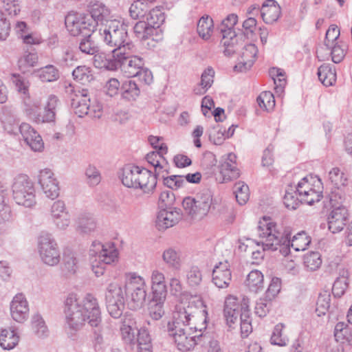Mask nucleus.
<instances>
[{
  "mask_svg": "<svg viewBox=\"0 0 352 352\" xmlns=\"http://www.w3.org/2000/svg\"><path fill=\"white\" fill-rule=\"evenodd\" d=\"M257 234L259 240L256 244L262 246L263 251L279 250L280 253L285 256L290 253V248L295 251H302L311 243L309 236L305 232L298 233L291 239L289 228H283L266 217L259 221Z\"/></svg>",
  "mask_w": 352,
  "mask_h": 352,
  "instance_id": "obj_1",
  "label": "nucleus"
},
{
  "mask_svg": "<svg viewBox=\"0 0 352 352\" xmlns=\"http://www.w3.org/2000/svg\"><path fill=\"white\" fill-rule=\"evenodd\" d=\"M65 329L68 336L74 340L76 333L87 322L92 327H99L101 311L96 298L87 294L82 298L70 294L65 300Z\"/></svg>",
  "mask_w": 352,
  "mask_h": 352,
  "instance_id": "obj_2",
  "label": "nucleus"
},
{
  "mask_svg": "<svg viewBox=\"0 0 352 352\" xmlns=\"http://www.w3.org/2000/svg\"><path fill=\"white\" fill-rule=\"evenodd\" d=\"M100 37L104 43L113 48L112 52L116 54L126 50H133L134 45L130 41L127 26L122 22L114 19L106 23L99 30Z\"/></svg>",
  "mask_w": 352,
  "mask_h": 352,
  "instance_id": "obj_3",
  "label": "nucleus"
},
{
  "mask_svg": "<svg viewBox=\"0 0 352 352\" xmlns=\"http://www.w3.org/2000/svg\"><path fill=\"white\" fill-rule=\"evenodd\" d=\"M120 178L125 186L140 189L145 194L153 193L157 185L155 177L150 170L136 166H125Z\"/></svg>",
  "mask_w": 352,
  "mask_h": 352,
  "instance_id": "obj_4",
  "label": "nucleus"
},
{
  "mask_svg": "<svg viewBox=\"0 0 352 352\" xmlns=\"http://www.w3.org/2000/svg\"><path fill=\"white\" fill-rule=\"evenodd\" d=\"M213 195L210 190L204 189L195 197H186L182 206L185 214L191 219H201L211 208H214Z\"/></svg>",
  "mask_w": 352,
  "mask_h": 352,
  "instance_id": "obj_5",
  "label": "nucleus"
},
{
  "mask_svg": "<svg viewBox=\"0 0 352 352\" xmlns=\"http://www.w3.org/2000/svg\"><path fill=\"white\" fill-rule=\"evenodd\" d=\"M89 254L91 256V268L96 276H102L107 265L115 263L118 256V252L114 245L100 241H93Z\"/></svg>",
  "mask_w": 352,
  "mask_h": 352,
  "instance_id": "obj_6",
  "label": "nucleus"
},
{
  "mask_svg": "<svg viewBox=\"0 0 352 352\" xmlns=\"http://www.w3.org/2000/svg\"><path fill=\"white\" fill-rule=\"evenodd\" d=\"M11 189L12 198L16 204L25 208H32L36 205V188L28 175L19 174L15 176Z\"/></svg>",
  "mask_w": 352,
  "mask_h": 352,
  "instance_id": "obj_7",
  "label": "nucleus"
},
{
  "mask_svg": "<svg viewBox=\"0 0 352 352\" xmlns=\"http://www.w3.org/2000/svg\"><path fill=\"white\" fill-rule=\"evenodd\" d=\"M37 251L41 261L50 267L57 265L60 261V250L52 234L43 232L38 237Z\"/></svg>",
  "mask_w": 352,
  "mask_h": 352,
  "instance_id": "obj_8",
  "label": "nucleus"
},
{
  "mask_svg": "<svg viewBox=\"0 0 352 352\" xmlns=\"http://www.w3.org/2000/svg\"><path fill=\"white\" fill-rule=\"evenodd\" d=\"M237 21V15L230 14L222 21L220 25L219 28L222 34L221 43L225 47L223 52L226 56H232L236 52L239 46L242 45L241 37H239L233 30Z\"/></svg>",
  "mask_w": 352,
  "mask_h": 352,
  "instance_id": "obj_9",
  "label": "nucleus"
},
{
  "mask_svg": "<svg viewBox=\"0 0 352 352\" xmlns=\"http://www.w3.org/2000/svg\"><path fill=\"white\" fill-rule=\"evenodd\" d=\"M237 21V15L230 14L222 21L220 25L219 28L222 34L221 43L225 47L223 52L226 56H232L236 52L239 46L242 45L241 37H239L233 30Z\"/></svg>",
  "mask_w": 352,
  "mask_h": 352,
  "instance_id": "obj_10",
  "label": "nucleus"
},
{
  "mask_svg": "<svg viewBox=\"0 0 352 352\" xmlns=\"http://www.w3.org/2000/svg\"><path fill=\"white\" fill-rule=\"evenodd\" d=\"M125 287L131 292V300L129 302L130 309L141 308L146 300V285L145 280L136 273L126 274Z\"/></svg>",
  "mask_w": 352,
  "mask_h": 352,
  "instance_id": "obj_11",
  "label": "nucleus"
},
{
  "mask_svg": "<svg viewBox=\"0 0 352 352\" xmlns=\"http://www.w3.org/2000/svg\"><path fill=\"white\" fill-rule=\"evenodd\" d=\"M126 288L113 282L108 285L105 294L107 309L114 318H120L123 312Z\"/></svg>",
  "mask_w": 352,
  "mask_h": 352,
  "instance_id": "obj_12",
  "label": "nucleus"
},
{
  "mask_svg": "<svg viewBox=\"0 0 352 352\" xmlns=\"http://www.w3.org/2000/svg\"><path fill=\"white\" fill-rule=\"evenodd\" d=\"M135 53V47L133 50H126L122 52H116L117 57V69H120L123 74L127 78H133L138 74L140 69L144 66L143 59L138 56L133 55Z\"/></svg>",
  "mask_w": 352,
  "mask_h": 352,
  "instance_id": "obj_13",
  "label": "nucleus"
},
{
  "mask_svg": "<svg viewBox=\"0 0 352 352\" xmlns=\"http://www.w3.org/2000/svg\"><path fill=\"white\" fill-rule=\"evenodd\" d=\"M67 30L74 36L92 35L95 25L88 15L68 14L65 20Z\"/></svg>",
  "mask_w": 352,
  "mask_h": 352,
  "instance_id": "obj_14",
  "label": "nucleus"
},
{
  "mask_svg": "<svg viewBox=\"0 0 352 352\" xmlns=\"http://www.w3.org/2000/svg\"><path fill=\"white\" fill-rule=\"evenodd\" d=\"M328 179L332 184L329 194V201L338 203V201L346 200L348 185L346 175L339 168L334 167L329 170Z\"/></svg>",
  "mask_w": 352,
  "mask_h": 352,
  "instance_id": "obj_15",
  "label": "nucleus"
},
{
  "mask_svg": "<svg viewBox=\"0 0 352 352\" xmlns=\"http://www.w3.org/2000/svg\"><path fill=\"white\" fill-rule=\"evenodd\" d=\"M346 200L338 201V203L329 201L332 210L328 217V228L333 234L342 231L346 224L348 210L344 203Z\"/></svg>",
  "mask_w": 352,
  "mask_h": 352,
  "instance_id": "obj_16",
  "label": "nucleus"
},
{
  "mask_svg": "<svg viewBox=\"0 0 352 352\" xmlns=\"http://www.w3.org/2000/svg\"><path fill=\"white\" fill-rule=\"evenodd\" d=\"M169 336H171L178 349L182 352L192 350L197 344V339L202 334L191 336L188 327L168 329Z\"/></svg>",
  "mask_w": 352,
  "mask_h": 352,
  "instance_id": "obj_17",
  "label": "nucleus"
},
{
  "mask_svg": "<svg viewBox=\"0 0 352 352\" xmlns=\"http://www.w3.org/2000/svg\"><path fill=\"white\" fill-rule=\"evenodd\" d=\"M6 191V186L0 182V245L6 241L12 230L10 208L4 201Z\"/></svg>",
  "mask_w": 352,
  "mask_h": 352,
  "instance_id": "obj_18",
  "label": "nucleus"
},
{
  "mask_svg": "<svg viewBox=\"0 0 352 352\" xmlns=\"http://www.w3.org/2000/svg\"><path fill=\"white\" fill-rule=\"evenodd\" d=\"M12 318L18 323L25 322L29 318L30 307L26 297L22 293L16 294L10 304Z\"/></svg>",
  "mask_w": 352,
  "mask_h": 352,
  "instance_id": "obj_19",
  "label": "nucleus"
},
{
  "mask_svg": "<svg viewBox=\"0 0 352 352\" xmlns=\"http://www.w3.org/2000/svg\"><path fill=\"white\" fill-rule=\"evenodd\" d=\"M193 316L191 306L183 303L177 305L173 312V321L168 323V329L190 327Z\"/></svg>",
  "mask_w": 352,
  "mask_h": 352,
  "instance_id": "obj_20",
  "label": "nucleus"
},
{
  "mask_svg": "<svg viewBox=\"0 0 352 352\" xmlns=\"http://www.w3.org/2000/svg\"><path fill=\"white\" fill-rule=\"evenodd\" d=\"M38 184L47 197L54 199L58 197L60 190L58 182L50 169L45 168L40 170Z\"/></svg>",
  "mask_w": 352,
  "mask_h": 352,
  "instance_id": "obj_21",
  "label": "nucleus"
},
{
  "mask_svg": "<svg viewBox=\"0 0 352 352\" xmlns=\"http://www.w3.org/2000/svg\"><path fill=\"white\" fill-rule=\"evenodd\" d=\"M90 19L96 25L104 26L106 23L113 21L111 10L103 3L98 1H91L88 6Z\"/></svg>",
  "mask_w": 352,
  "mask_h": 352,
  "instance_id": "obj_22",
  "label": "nucleus"
},
{
  "mask_svg": "<svg viewBox=\"0 0 352 352\" xmlns=\"http://www.w3.org/2000/svg\"><path fill=\"white\" fill-rule=\"evenodd\" d=\"M182 218L180 209H161L157 213L155 223L158 230H164L176 225Z\"/></svg>",
  "mask_w": 352,
  "mask_h": 352,
  "instance_id": "obj_23",
  "label": "nucleus"
},
{
  "mask_svg": "<svg viewBox=\"0 0 352 352\" xmlns=\"http://www.w3.org/2000/svg\"><path fill=\"white\" fill-rule=\"evenodd\" d=\"M232 281L230 265L227 261L216 264L212 271V282L219 289L227 288Z\"/></svg>",
  "mask_w": 352,
  "mask_h": 352,
  "instance_id": "obj_24",
  "label": "nucleus"
},
{
  "mask_svg": "<svg viewBox=\"0 0 352 352\" xmlns=\"http://www.w3.org/2000/svg\"><path fill=\"white\" fill-rule=\"evenodd\" d=\"M241 299L230 295L225 300L223 315L227 324L230 328H234V325L238 322L239 316L241 317Z\"/></svg>",
  "mask_w": 352,
  "mask_h": 352,
  "instance_id": "obj_25",
  "label": "nucleus"
},
{
  "mask_svg": "<svg viewBox=\"0 0 352 352\" xmlns=\"http://www.w3.org/2000/svg\"><path fill=\"white\" fill-rule=\"evenodd\" d=\"M19 132L24 142L32 151L35 152L43 151L44 143L41 135L29 124L24 122L20 124Z\"/></svg>",
  "mask_w": 352,
  "mask_h": 352,
  "instance_id": "obj_26",
  "label": "nucleus"
},
{
  "mask_svg": "<svg viewBox=\"0 0 352 352\" xmlns=\"http://www.w3.org/2000/svg\"><path fill=\"white\" fill-rule=\"evenodd\" d=\"M0 121L3 129L10 134L15 135L19 131V119L17 118L15 109L12 106L2 107L0 113Z\"/></svg>",
  "mask_w": 352,
  "mask_h": 352,
  "instance_id": "obj_27",
  "label": "nucleus"
},
{
  "mask_svg": "<svg viewBox=\"0 0 352 352\" xmlns=\"http://www.w3.org/2000/svg\"><path fill=\"white\" fill-rule=\"evenodd\" d=\"M87 89L76 90L71 96V106L79 117L89 114L90 99Z\"/></svg>",
  "mask_w": 352,
  "mask_h": 352,
  "instance_id": "obj_28",
  "label": "nucleus"
},
{
  "mask_svg": "<svg viewBox=\"0 0 352 352\" xmlns=\"http://www.w3.org/2000/svg\"><path fill=\"white\" fill-rule=\"evenodd\" d=\"M236 155L230 153L222 160L219 166L222 182H226L239 177V170L236 167Z\"/></svg>",
  "mask_w": 352,
  "mask_h": 352,
  "instance_id": "obj_29",
  "label": "nucleus"
},
{
  "mask_svg": "<svg viewBox=\"0 0 352 352\" xmlns=\"http://www.w3.org/2000/svg\"><path fill=\"white\" fill-rule=\"evenodd\" d=\"M257 53L258 49L254 44L250 43L245 45L234 69L239 72H245L250 69L255 62Z\"/></svg>",
  "mask_w": 352,
  "mask_h": 352,
  "instance_id": "obj_30",
  "label": "nucleus"
},
{
  "mask_svg": "<svg viewBox=\"0 0 352 352\" xmlns=\"http://www.w3.org/2000/svg\"><path fill=\"white\" fill-rule=\"evenodd\" d=\"M25 111L26 114L30 117V119L34 120L37 123H43V122H52L55 121L56 114L53 111H52L50 108H46L45 105L44 111L42 115H37V111L38 109V102H36L34 104L32 107L30 106L25 102Z\"/></svg>",
  "mask_w": 352,
  "mask_h": 352,
  "instance_id": "obj_31",
  "label": "nucleus"
},
{
  "mask_svg": "<svg viewBox=\"0 0 352 352\" xmlns=\"http://www.w3.org/2000/svg\"><path fill=\"white\" fill-rule=\"evenodd\" d=\"M93 63L96 68L104 69L107 70H117V57L111 52V54H106L100 52V50L93 54Z\"/></svg>",
  "mask_w": 352,
  "mask_h": 352,
  "instance_id": "obj_32",
  "label": "nucleus"
},
{
  "mask_svg": "<svg viewBox=\"0 0 352 352\" xmlns=\"http://www.w3.org/2000/svg\"><path fill=\"white\" fill-rule=\"evenodd\" d=\"M261 14L265 23L272 24L279 18L280 8L276 1L267 0L262 6Z\"/></svg>",
  "mask_w": 352,
  "mask_h": 352,
  "instance_id": "obj_33",
  "label": "nucleus"
},
{
  "mask_svg": "<svg viewBox=\"0 0 352 352\" xmlns=\"http://www.w3.org/2000/svg\"><path fill=\"white\" fill-rule=\"evenodd\" d=\"M76 230L82 234H90L95 231L97 222L91 213H81L75 221Z\"/></svg>",
  "mask_w": 352,
  "mask_h": 352,
  "instance_id": "obj_34",
  "label": "nucleus"
},
{
  "mask_svg": "<svg viewBox=\"0 0 352 352\" xmlns=\"http://www.w3.org/2000/svg\"><path fill=\"white\" fill-rule=\"evenodd\" d=\"M250 301L248 298L243 297L241 303V333L243 338H246L252 331L249 309Z\"/></svg>",
  "mask_w": 352,
  "mask_h": 352,
  "instance_id": "obj_35",
  "label": "nucleus"
},
{
  "mask_svg": "<svg viewBox=\"0 0 352 352\" xmlns=\"http://www.w3.org/2000/svg\"><path fill=\"white\" fill-rule=\"evenodd\" d=\"M163 262L168 267L173 270L179 271L182 266L180 252L173 248L165 249L162 254Z\"/></svg>",
  "mask_w": 352,
  "mask_h": 352,
  "instance_id": "obj_36",
  "label": "nucleus"
},
{
  "mask_svg": "<svg viewBox=\"0 0 352 352\" xmlns=\"http://www.w3.org/2000/svg\"><path fill=\"white\" fill-rule=\"evenodd\" d=\"M214 70L212 67H207L201 74V81L193 89L195 94L204 95L211 87L214 82Z\"/></svg>",
  "mask_w": 352,
  "mask_h": 352,
  "instance_id": "obj_37",
  "label": "nucleus"
},
{
  "mask_svg": "<svg viewBox=\"0 0 352 352\" xmlns=\"http://www.w3.org/2000/svg\"><path fill=\"white\" fill-rule=\"evenodd\" d=\"M155 0H135L129 8L130 16L134 19H144Z\"/></svg>",
  "mask_w": 352,
  "mask_h": 352,
  "instance_id": "obj_38",
  "label": "nucleus"
},
{
  "mask_svg": "<svg viewBox=\"0 0 352 352\" xmlns=\"http://www.w3.org/2000/svg\"><path fill=\"white\" fill-rule=\"evenodd\" d=\"M19 341V336L14 330L3 329L0 333V346L3 349L11 350L14 349Z\"/></svg>",
  "mask_w": 352,
  "mask_h": 352,
  "instance_id": "obj_39",
  "label": "nucleus"
},
{
  "mask_svg": "<svg viewBox=\"0 0 352 352\" xmlns=\"http://www.w3.org/2000/svg\"><path fill=\"white\" fill-rule=\"evenodd\" d=\"M201 304L203 305V309L198 311L196 314H194L191 321L192 324L188 327L190 331L194 330L195 332L199 331L200 333L206 329L208 322L206 307L204 305L202 302H201Z\"/></svg>",
  "mask_w": 352,
  "mask_h": 352,
  "instance_id": "obj_40",
  "label": "nucleus"
},
{
  "mask_svg": "<svg viewBox=\"0 0 352 352\" xmlns=\"http://www.w3.org/2000/svg\"><path fill=\"white\" fill-rule=\"evenodd\" d=\"M317 74L320 81L326 87L333 85L336 81V69L329 65H322L318 69Z\"/></svg>",
  "mask_w": 352,
  "mask_h": 352,
  "instance_id": "obj_41",
  "label": "nucleus"
},
{
  "mask_svg": "<svg viewBox=\"0 0 352 352\" xmlns=\"http://www.w3.org/2000/svg\"><path fill=\"white\" fill-rule=\"evenodd\" d=\"M246 286L254 293L261 291L264 287V278L263 274L258 270L251 271L245 280Z\"/></svg>",
  "mask_w": 352,
  "mask_h": 352,
  "instance_id": "obj_42",
  "label": "nucleus"
},
{
  "mask_svg": "<svg viewBox=\"0 0 352 352\" xmlns=\"http://www.w3.org/2000/svg\"><path fill=\"white\" fill-rule=\"evenodd\" d=\"M136 328L135 322L133 320L129 318L123 321L120 331L122 338L126 343L131 345L136 344L135 332Z\"/></svg>",
  "mask_w": 352,
  "mask_h": 352,
  "instance_id": "obj_43",
  "label": "nucleus"
},
{
  "mask_svg": "<svg viewBox=\"0 0 352 352\" xmlns=\"http://www.w3.org/2000/svg\"><path fill=\"white\" fill-rule=\"evenodd\" d=\"M74 79L82 85L90 82L94 79V74L91 67L87 65H79L72 72Z\"/></svg>",
  "mask_w": 352,
  "mask_h": 352,
  "instance_id": "obj_44",
  "label": "nucleus"
},
{
  "mask_svg": "<svg viewBox=\"0 0 352 352\" xmlns=\"http://www.w3.org/2000/svg\"><path fill=\"white\" fill-rule=\"evenodd\" d=\"M203 273L201 269L196 266H191L186 272V283L192 289H197L203 281Z\"/></svg>",
  "mask_w": 352,
  "mask_h": 352,
  "instance_id": "obj_45",
  "label": "nucleus"
},
{
  "mask_svg": "<svg viewBox=\"0 0 352 352\" xmlns=\"http://www.w3.org/2000/svg\"><path fill=\"white\" fill-rule=\"evenodd\" d=\"M121 90L122 98L128 101L135 100L140 94L138 85L131 80L124 82Z\"/></svg>",
  "mask_w": 352,
  "mask_h": 352,
  "instance_id": "obj_46",
  "label": "nucleus"
},
{
  "mask_svg": "<svg viewBox=\"0 0 352 352\" xmlns=\"http://www.w3.org/2000/svg\"><path fill=\"white\" fill-rule=\"evenodd\" d=\"M214 25L212 19L208 16H202L197 23V32L204 40L210 38L213 32Z\"/></svg>",
  "mask_w": 352,
  "mask_h": 352,
  "instance_id": "obj_47",
  "label": "nucleus"
},
{
  "mask_svg": "<svg viewBox=\"0 0 352 352\" xmlns=\"http://www.w3.org/2000/svg\"><path fill=\"white\" fill-rule=\"evenodd\" d=\"M144 20L148 23V25L155 31L164 21V14L160 8H156L152 9L146 14Z\"/></svg>",
  "mask_w": 352,
  "mask_h": 352,
  "instance_id": "obj_48",
  "label": "nucleus"
},
{
  "mask_svg": "<svg viewBox=\"0 0 352 352\" xmlns=\"http://www.w3.org/2000/svg\"><path fill=\"white\" fill-rule=\"evenodd\" d=\"M285 327L283 323H278L274 327L270 338L272 344L285 346L288 344L289 338L283 332Z\"/></svg>",
  "mask_w": 352,
  "mask_h": 352,
  "instance_id": "obj_49",
  "label": "nucleus"
},
{
  "mask_svg": "<svg viewBox=\"0 0 352 352\" xmlns=\"http://www.w3.org/2000/svg\"><path fill=\"white\" fill-rule=\"evenodd\" d=\"M298 192L292 186H289L286 189L283 197V203L285 207L289 210H296L302 202L301 199L298 197Z\"/></svg>",
  "mask_w": 352,
  "mask_h": 352,
  "instance_id": "obj_50",
  "label": "nucleus"
},
{
  "mask_svg": "<svg viewBox=\"0 0 352 352\" xmlns=\"http://www.w3.org/2000/svg\"><path fill=\"white\" fill-rule=\"evenodd\" d=\"M334 336L337 340L345 339L349 342H352V323H337L334 329Z\"/></svg>",
  "mask_w": 352,
  "mask_h": 352,
  "instance_id": "obj_51",
  "label": "nucleus"
},
{
  "mask_svg": "<svg viewBox=\"0 0 352 352\" xmlns=\"http://www.w3.org/2000/svg\"><path fill=\"white\" fill-rule=\"evenodd\" d=\"M78 48L82 53L91 56L98 51V46L92 40L91 35L82 36L79 40Z\"/></svg>",
  "mask_w": 352,
  "mask_h": 352,
  "instance_id": "obj_52",
  "label": "nucleus"
},
{
  "mask_svg": "<svg viewBox=\"0 0 352 352\" xmlns=\"http://www.w3.org/2000/svg\"><path fill=\"white\" fill-rule=\"evenodd\" d=\"M38 73L39 78L43 82H53L60 77L58 69L52 65L41 68Z\"/></svg>",
  "mask_w": 352,
  "mask_h": 352,
  "instance_id": "obj_53",
  "label": "nucleus"
},
{
  "mask_svg": "<svg viewBox=\"0 0 352 352\" xmlns=\"http://www.w3.org/2000/svg\"><path fill=\"white\" fill-rule=\"evenodd\" d=\"M31 325L34 333L38 337L43 338L47 336V327L40 314H36L32 316Z\"/></svg>",
  "mask_w": 352,
  "mask_h": 352,
  "instance_id": "obj_54",
  "label": "nucleus"
},
{
  "mask_svg": "<svg viewBox=\"0 0 352 352\" xmlns=\"http://www.w3.org/2000/svg\"><path fill=\"white\" fill-rule=\"evenodd\" d=\"M236 199L240 205L245 204L249 199V187L243 182H236L233 188Z\"/></svg>",
  "mask_w": 352,
  "mask_h": 352,
  "instance_id": "obj_55",
  "label": "nucleus"
},
{
  "mask_svg": "<svg viewBox=\"0 0 352 352\" xmlns=\"http://www.w3.org/2000/svg\"><path fill=\"white\" fill-rule=\"evenodd\" d=\"M322 259L319 252H310L304 256V265L310 271H316L320 268Z\"/></svg>",
  "mask_w": 352,
  "mask_h": 352,
  "instance_id": "obj_56",
  "label": "nucleus"
},
{
  "mask_svg": "<svg viewBox=\"0 0 352 352\" xmlns=\"http://www.w3.org/2000/svg\"><path fill=\"white\" fill-rule=\"evenodd\" d=\"M10 81L14 85L15 89L25 96L29 94V81L23 76L18 74H12Z\"/></svg>",
  "mask_w": 352,
  "mask_h": 352,
  "instance_id": "obj_57",
  "label": "nucleus"
},
{
  "mask_svg": "<svg viewBox=\"0 0 352 352\" xmlns=\"http://www.w3.org/2000/svg\"><path fill=\"white\" fill-rule=\"evenodd\" d=\"M133 31L135 36L142 40L148 39L154 33L153 30L144 19L140 20L135 23L133 27Z\"/></svg>",
  "mask_w": 352,
  "mask_h": 352,
  "instance_id": "obj_58",
  "label": "nucleus"
},
{
  "mask_svg": "<svg viewBox=\"0 0 352 352\" xmlns=\"http://www.w3.org/2000/svg\"><path fill=\"white\" fill-rule=\"evenodd\" d=\"M331 296L329 292L325 291L318 296L316 312L318 316H324L330 307Z\"/></svg>",
  "mask_w": 352,
  "mask_h": 352,
  "instance_id": "obj_59",
  "label": "nucleus"
},
{
  "mask_svg": "<svg viewBox=\"0 0 352 352\" xmlns=\"http://www.w3.org/2000/svg\"><path fill=\"white\" fill-rule=\"evenodd\" d=\"M261 109L269 111L275 106L274 95L270 91H263L256 99Z\"/></svg>",
  "mask_w": 352,
  "mask_h": 352,
  "instance_id": "obj_60",
  "label": "nucleus"
},
{
  "mask_svg": "<svg viewBox=\"0 0 352 352\" xmlns=\"http://www.w3.org/2000/svg\"><path fill=\"white\" fill-rule=\"evenodd\" d=\"M75 60L74 52L69 48H65L56 56L55 63L61 67H69L73 65Z\"/></svg>",
  "mask_w": 352,
  "mask_h": 352,
  "instance_id": "obj_61",
  "label": "nucleus"
},
{
  "mask_svg": "<svg viewBox=\"0 0 352 352\" xmlns=\"http://www.w3.org/2000/svg\"><path fill=\"white\" fill-rule=\"evenodd\" d=\"M309 179H314L308 177H303L294 188L298 192L299 197L301 199L305 195H307L311 190H314L317 186L313 185Z\"/></svg>",
  "mask_w": 352,
  "mask_h": 352,
  "instance_id": "obj_62",
  "label": "nucleus"
},
{
  "mask_svg": "<svg viewBox=\"0 0 352 352\" xmlns=\"http://www.w3.org/2000/svg\"><path fill=\"white\" fill-rule=\"evenodd\" d=\"M163 184L172 190H177L185 184L184 176L176 175L168 176L167 175L163 179Z\"/></svg>",
  "mask_w": 352,
  "mask_h": 352,
  "instance_id": "obj_63",
  "label": "nucleus"
},
{
  "mask_svg": "<svg viewBox=\"0 0 352 352\" xmlns=\"http://www.w3.org/2000/svg\"><path fill=\"white\" fill-rule=\"evenodd\" d=\"M272 301L265 296L259 298L255 305V314L259 317L265 316L271 309Z\"/></svg>",
  "mask_w": 352,
  "mask_h": 352,
  "instance_id": "obj_64",
  "label": "nucleus"
}]
</instances>
